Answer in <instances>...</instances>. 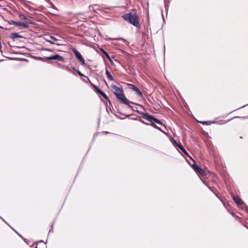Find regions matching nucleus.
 <instances>
[{
    "instance_id": "obj_1",
    "label": "nucleus",
    "mask_w": 248,
    "mask_h": 248,
    "mask_svg": "<svg viewBox=\"0 0 248 248\" xmlns=\"http://www.w3.org/2000/svg\"><path fill=\"white\" fill-rule=\"evenodd\" d=\"M112 88L114 91V94L120 102L122 104L127 105L129 108H131L132 107L130 104H134L135 103L130 101L126 98L124 93L123 90L116 85H112Z\"/></svg>"
},
{
    "instance_id": "obj_2",
    "label": "nucleus",
    "mask_w": 248,
    "mask_h": 248,
    "mask_svg": "<svg viewBox=\"0 0 248 248\" xmlns=\"http://www.w3.org/2000/svg\"><path fill=\"white\" fill-rule=\"evenodd\" d=\"M122 17L137 28L140 29V25L139 23L138 16L136 13L130 12L123 15Z\"/></svg>"
},
{
    "instance_id": "obj_3",
    "label": "nucleus",
    "mask_w": 248,
    "mask_h": 248,
    "mask_svg": "<svg viewBox=\"0 0 248 248\" xmlns=\"http://www.w3.org/2000/svg\"><path fill=\"white\" fill-rule=\"evenodd\" d=\"M140 114H141L143 115L142 118L143 119H146L150 122H154L160 125H163L165 128H166V126L162 124V123L161 122V121H160L159 120L154 117L153 116L149 115L148 113H140Z\"/></svg>"
},
{
    "instance_id": "obj_4",
    "label": "nucleus",
    "mask_w": 248,
    "mask_h": 248,
    "mask_svg": "<svg viewBox=\"0 0 248 248\" xmlns=\"http://www.w3.org/2000/svg\"><path fill=\"white\" fill-rule=\"evenodd\" d=\"M38 59L42 61H46V60H58L59 61L63 62L64 60V59L62 56L57 54L48 57H45L44 58L39 57Z\"/></svg>"
},
{
    "instance_id": "obj_5",
    "label": "nucleus",
    "mask_w": 248,
    "mask_h": 248,
    "mask_svg": "<svg viewBox=\"0 0 248 248\" xmlns=\"http://www.w3.org/2000/svg\"><path fill=\"white\" fill-rule=\"evenodd\" d=\"M9 24L10 25H15L16 26H21L24 28H28L29 27V24L28 23L22 22H16L13 20H11L9 21Z\"/></svg>"
},
{
    "instance_id": "obj_6",
    "label": "nucleus",
    "mask_w": 248,
    "mask_h": 248,
    "mask_svg": "<svg viewBox=\"0 0 248 248\" xmlns=\"http://www.w3.org/2000/svg\"><path fill=\"white\" fill-rule=\"evenodd\" d=\"M128 85L129 88L135 92V93L137 96L139 97H141L142 96V93L138 87L132 84H128Z\"/></svg>"
},
{
    "instance_id": "obj_7",
    "label": "nucleus",
    "mask_w": 248,
    "mask_h": 248,
    "mask_svg": "<svg viewBox=\"0 0 248 248\" xmlns=\"http://www.w3.org/2000/svg\"><path fill=\"white\" fill-rule=\"evenodd\" d=\"M192 168L197 173H198L201 175H202L203 176L204 175V171L202 169H201L200 167H199L197 164L194 163L192 165Z\"/></svg>"
},
{
    "instance_id": "obj_8",
    "label": "nucleus",
    "mask_w": 248,
    "mask_h": 248,
    "mask_svg": "<svg viewBox=\"0 0 248 248\" xmlns=\"http://www.w3.org/2000/svg\"><path fill=\"white\" fill-rule=\"evenodd\" d=\"M93 87L96 89V92L103 96L105 99H108L107 95L103 92L101 89H100L97 86L95 85H93Z\"/></svg>"
},
{
    "instance_id": "obj_9",
    "label": "nucleus",
    "mask_w": 248,
    "mask_h": 248,
    "mask_svg": "<svg viewBox=\"0 0 248 248\" xmlns=\"http://www.w3.org/2000/svg\"><path fill=\"white\" fill-rule=\"evenodd\" d=\"M233 200L235 201V203H237L238 205H240L244 203L243 202L238 196H233Z\"/></svg>"
},
{
    "instance_id": "obj_10",
    "label": "nucleus",
    "mask_w": 248,
    "mask_h": 248,
    "mask_svg": "<svg viewBox=\"0 0 248 248\" xmlns=\"http://www.w3.org/2000/svg\"><path fill=\"white\" fill-rule=\"evenodd\" d=\"M72 51L74 52V53L75 54L76 57L78 59H82V58L83 57L81 54L75 48L72 49Z\"/></svg>"
},
{
    "instance_id": "obj_11",
    "label": "nucleus",
    "mask_w": 248,
    "mask_h": 248,
    "mask_svg": "<svg viewBox=\"0 0 248 248\" xmlns=\"http://www.w3.org/2000/svg\"><path fill=\"white\" fill-rule=\"evenodd\" d=\"M106 74L109 81H113L114 80L113 76L111 75L110 73L108 71L107 68H106Z\"/></svg>"
},
{
    "instance_id": "obj_12",
    "label": "nucleus",
    "mask_w": 248,
    "mask_h": 248,
    "mask_svg": "<svg viewBox=\"0 0 248 248\" xmlns=\"http://www.w3.org/2000/svg\"><path fill=\"white\" fill-rule=\"evenodd\" d=\"M177 144V146L178 147V148L183 152V153L186 155H187L188 154L187 153V152L186 151V150H185V149L183 147V146L180 143H176Z\"/></svg>"
},
{
    "instance_id": "obj_13",
    "label": "nucleus",
    "mask_w": 248,
    "mask_h": 248,
    "mask_svg": "<svg viewBox=\"0 0 248 248\" xmlns=\"http://www.w3.org/2000/svg\"><path fill=\"white\" fill-rule=\"evenodd\" d=\"M21 37H22V36L20 35L18 33H13L11 34V38L13 39Z\"/></svg>"
},
{
    "instance_id": "obj_14",
    "label": "nucleus",
    "mask_w": 248,
    "mask_h": 248,
    "mask_svg": "<svg viewBox=\"0 0 248 248\" xmlns=\"http://www.w3.org/2000/svg\"><path fill=\"white\" fill-rule=\"evenodd\" d=\"M150 125H151L152 126H153L154 128L157 129L159 130L160 131L163 132V131L161 129V128L159 127H158L155 124L152 123Z\"/></svg>"
},
{
    "instance_id": "obj_15",
    "label": "nucleus",
    "mask_w": 248,
    "mask_h": 248,
    "mask_svg": "<svg viewBox=\"0 0 248 248\" xmlns=\"http://www.w3.org/2000/svg\"><path fill=\"white\" fill-rule=\"evenodd\" d=\"M19 17L22 20L27 19V17L23 15H20Z\"/></svg>"
},
{
    "instance_id": "obj_16",
    "label": "nucleus",
    "mask_w": 248,
    "mask_h": 248,
    "mask_svg": "<svg viewBox=\"0 0 248 248\" xmlns=\"http://www.w3.org/2000/svg\"><path fill=\"white\" fill-rule=\"evenodd\" d=\"M79 61L80 62L82 65H84L85 64L84 59L83 57L82 58V59H79Z\"/></svg>"
},
{
    "instance_id": "obj_17",
    "label": "nucleus",
    "mask_w": 248,
    "mask_h": 248,
    "mask_svg": "<svg viewBox=\"0 0 248 248\" xmlns=\"http://www.w3.org/2000/svg\"><path fill=\"white\" fill-rule=\"evenodd\" d=\"M50 38L52 39V41H56L58 40L55 37L52 36H50Z\"/></svg>"
},
{
    "instance_id": "obj_18",
    "label": "nucleus",
    "mask_w": 248,
    "mask_h": 248,
    "mask_svg": "<svg viewBox=\"0 0 248 248\" xmlns=\"http://www.w3.org/2000/svg\"><path fill=\"white\" fill-rule=\"evenodd\" d=\"M53 232V225L51 226V229H50L48 232V234H49L51 232Z\"/></svg>"
},
{
    "instance_id": "obj_19",
    "label": "nucleus",
    "mask_w": 248,
    "mask_h": 248,
    "mask_svg": "<svg viewBox=\"0 0 248 248\" xmlns=\"http://www.w3.org/2000/svg\"><path fill=\"white\" fill-rule=\"evenodd\" d=\"M76 71L77 72L78 74L80 76H84L83 74H82L80 71Z\"/></svg>"
},
{
    "instance_id": "obj_20",
    "label": "nucleus",
    "mask_w": 248,
    "mask_h": 248,
    "mask_svg": "<svg viewBox=\"0 0 248 248\" xmlns=\"http://www.w3.org/2000/svg\"><path fill=\"white\" fill-rule=\"evenodd\" d=\"M46 41L49 43H50V44H54V42L51 41V40H46Z\"/></svg>"
},
{
    "instance_id": "obj_21",
    "label": "nucleus",
    "mask_w": 248,
    "mask_h": 248,
    "mask_svg": "<svg viewBox=\"0 0 248 248\" xmlns=\"http://www.w3.org/2000/svg\"><path fill=\"white\" fill-rule=\"evenodd\" d=\"M104 53L106 54V55L107 56V57H108V58L109 59V57L108 55L106 52H104Z\"/></svg>"
},
{
    "instance_id": "obj_22",
    "label": "nucleus",
    "mask_w": 248,
    "mask_h": 248,
    "mask_svg": "<svg viewBox=\"0 0 248 248\" xmlns=\"http://www.w3.org/2000/svg\"><path fill=\"white\" fill-rule=\"evenodd\" d=\"M200 123H202V124H204L205 123V121H203V122H200Z\"/></svg>"
},
{
    "instance_id": "obj_23",
    "label": "nucleus",
    "mask_w": 248,
    "mask_h": 248,
    "mask_svg": "<svg viewBox=\"0 0 248 248\" xmlns=\"http://www.w3.org/2000/svg\"><path fill=\"white\" fill-rule=\"evenodd\" d=\"M2 219L5 222L6 224H7V222L6 221H5V220L3 218H2Z\"/></svg>"
},
{
    "instance_id": "obj_24",
    "label": "nucleus",
    "mask_w": 248,
    "mask_h": 248,
    "mask_svg": "<svg viewBox=\"0 0 248 248\" xmlns=\"http://www.w3.org/2000/svg\"><path fill=\"white\" fill-rule=\"evenodd\" d=\"M2 219L5 222L6 224H7V222L6 221H5V220L3 218H2Z\"/></svg>"
},
{
    "instance_id": "obj_25",
    "label": "nucleus",
    "mask_w": 248,
    "mask_h": 248,
    "mask_svg": "<svg viewBox=\"0 0 248 248\" xmlns=\"http://www.w3.org/2000/svg\"><path fill=\"white\" fill-rule=\"evenodd\" d=\"M2 219L5 222L6 224H7V222L6 221H5V220L3 218H2Z\"/></svg>"
},
{
    "instance_id": "obj_26",
    "label": "nucleus",
    "mask_w": 248,
    "mask_h": 248,
    "mask_svg": "<svg viewBox=\"0 0 248 248\" xmlns=\"http://www.w3.org/2000/svg\"><path fill=\"white\" fill-rule=\"evenodd\" d=\"M103 133H104V134H106L108 133V132H104Z\"/></svg>"
},
{
    "instance_id": "obj_27",
    "label": "nucleus",
    "mask_w": 248,
    "mask_h": 248,
    "mask_svg": "<svg viewBox=\"0 0 248 248\" xmlns=\"http://www.w3.org/2000/svg\"><path fill=\"white\" fill-rule=\"evenodd\" d=\"M247 105H248V104H247ZM246 106H247V105H246ZM245 106H246V105L243 106H242V108H243V107H245ZM240 108H241V107Z\"/></svg>"
},
{
    "instance_id": "obj_28",
    "label": "nucleus",
    "mask_w": 248,
    "mask_h": 248,
    "mask_svg": "<svg viewBox=\"0 0 248 248\" xmlns=\"http://www.w3.org/2000/svg\"><path fill=\"white\" fill-rule=\"evenodd\" d=\"M142 123H143L144 124H148L147 123H146L144 122V121H142Z\"/></svg>"
},
{
    "instance_id": "obj_29",
    "label": "nucleus",
    "mask_w": 248,
    "mask_h": 248,
    "mask_svg": "<svg viewBox=\"0 0 248 248\" xmlns=\"http://www.w3.org/2000/svg\"><path fill=\"white\" fill-rule=\"evenodd\" d=\"M73 69H74V70H76V69H75L74 67H73Z\"/></svg>"
},
{
    "instance_id": "obj_30",
    "label": "nucleus",
    "mask_w": 248,
    "mask_h": 248,
    "mask_svg": "<svg viewBox=\"0 0 248 248\" xmlns=\"http://www.w3.org/2000/svg\"><path fill=\"white\" fill-rule=\"evenodd\" d=\"M232 216H234V214L233 213H232Z\"/></svg>"
},
{
    "instance_id": "obj_31",
    "label": "nucleus",
    "mask_w": 248,
    "mask_h": 248,
    "mask_svg": "<svg viewBox=\"0 0 248 248\" xmlns=\"http://www.w3.org/2000/svg\"><path fill=\"white\" fill-rule=\"evenodd\" d=\"M0 217L2 219V218L0 216Z\"/></svg>"
}]
</instances>
